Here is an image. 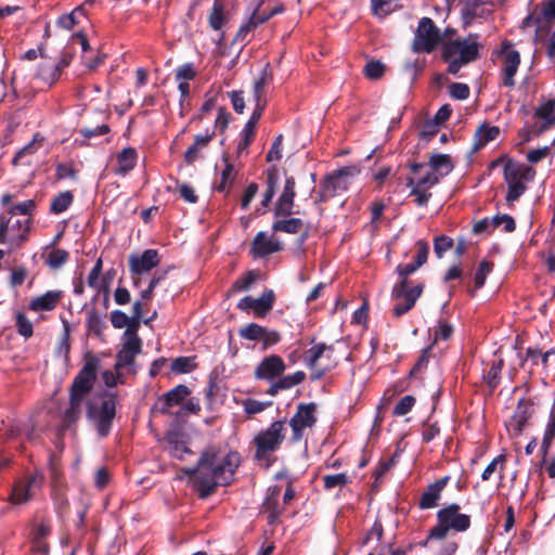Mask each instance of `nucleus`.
I'll list each match as a JSON object with an SVG mask.
<instances>
[{
    "label": "nucleus",
    "mask_w": 555,
    "mask_h": 555,
    "mask_svg": "<svg viewBox=\"0 0 555 555\" xmlns=\"http://www.w3.org/2000/svg\"><path fill=\"white\" fill-rule=\"evenodd\" d=\"M284 370L285 364L283 360L279 356H270L258 364L255 376L258 379H266L272 384L283 374Z\"/></svg>",
    "instance_id": "nucleus-16"
},
{
    "label": "nucleus",
    "mask_w": 555,
    "mask_h": 555,
    "mask_svg": "<svg viewBox=\"0 0 555 555\" xmlns=\"http://www.w3.org/2000/svg\"><path fill=\"white\" fill-rule=\"evenodd\" d=\"M87 418L100 438L109 435L116 415V395L105 391L87 403Z\"/></svg>",
    "instance_id": "nucleus-4"
},
{
    "label": "nucleus",
    "mask_w": 555,
    "mask_h": 555,
    "mask_svg": "<svg viewBox=\"0 0 555 555\" xmlns=\"http://www.w3.org/2000/svg\"><path fill=\"white\" fill-rule=\"evenodd\" d=\"M431 171L446 176L452 170L450 157L444 154L434 155L429 160Z\"/></svg>",
    "instance_id": "nucleus-40"
},
{
    "label": "nucleus",
    "mask_w": 555,
    "mask_h": 555,
    "mask_svg": "<svg viewBox=\"0 0 555 555\" xmlns=\"http://www.w3.org/2000/svg\"><path fill=\"white\" fill-rule=\"evenodd\" d=\"M274 299L275 296L272 289H267L259 298H254L255 315L263 317L267 314L273 308Z\"/></svg>",
    "instance_id": "nucleus-38"
},
{
    "label": "nucleus",
    "mask_w": 555,
    "mask_h": 555,
    "mask_svg": "<svg viewBox=\"0 0 555 555\" xmlns=\"http://www.w3.org/2000/svg\"><path fill=\"white\" fill-rule=\"evenodd\" d=\"M448 481L449 477H443L429 485L420 498V508L429 509L436 507L441 498V492L446 488Z\"/></svg>",
    "instance_id": "nucleus-20"
},
{
    "label": "nucleus",
    "mask_w": 555,
    "mask_h": 555,
    "mask_svg": "<svg viewBox=\"0 0 555 555\" xmlns=\"http://www.w3.org/2000/svg\"><path fill=\"white\" fill-rule=\"evenodd\" d=\"M13 195L4 194L1 198V203L3 206H7L8 214L13 216H27V218L31 219V216L36 209V202L34 199H26L24 202L12 204Z\"/></svg>",
    "instance_id": "nucleus-24"
},
{
    "label": "nucleus",
    "mask_w": 555,
    "mask_h": 555,
    "mask_svg": "<svg viewBox=\"0 0 555 555\" xmlns=\"http://www.w3.org/2000/svg\"><path fill=\"white\" fill-rule=\"evenodd\" d=\"M238 334L242 338L248 340H261V336L264 334V327L257 323H249L248 325L242 327Z\"/></svg>",
    "instance_id": "nucleus-46"
},
{
    "label": "nucleus",
    "mask_w": 555,
    "mask_h": 555,
    "mask_svg": "<svg viewBox=\"0 0 555 555\" xmlns=\"http://www.w3.org/2000/svg\"><path fill=\"white\" fill-rule=\"evenodd\" d=\"M503 367V360L500 359L491 364L488 373L485 375V379L491 388H495L500 380V374Z\"/></svg>",
    "instance_id": "nucleus-53"
},
{
    "label": "nucleus",
    "mask_w": 555,
    "mask_h": 555,
    "mask_svg": "<svg viewBox=\"0 0 555 555\" xmlns=\"http://www.w3.org/2000/svg\"><path fill=\"white\" fill-rule=\"evenodd\" d=\"M30 218L16 220L11 223L10 244L13 247L21 246L26 240L30 230Z\"/></svg>",
    "instance_id": "nucleus-29"
},
{
    "label": "nucleus",
    "mask_w": 555,
    "mask_h": 555,
    "mask_svg": "<svg viewBox=\"0 0 555 555\" xmlns=\"http://www.w3.org/2000/svg\"><path fill=\"white\" fill-rule=\"evenodd\" d=\"M43 480V474L38 470L22 479H18L12 488L9 498L10 502L16 505L28 502L33 498L35 491L42 487Z\"/></svg>",
    "instance_id": "nucleus-11"
},
{
    "label": "nucleus",
    "mask_w": 555,
    "mask_h": 555,
    "mask_svg": "<svg viewBox=\"0 0 555 555\" xmlns=\"http://www.w3.org/2000/svg\"><path fill=\"white\" fill-rule=\"evenodd\" d=\"M294 188H295L294 178H292V177L287 178L285 181L283 193L280 196L278 204H276V208H275L276 215L286 216L292 212L293 198L295 196Z\"/></svg>",
    "instance_id": "nucleus-26"
},
{
    "label": "nucleus",
    "mask_w": 555,
    "mask_h": 555,
    "mask_svg": "<svg viewBox=\"0 0 555 555\" xmlns=\"http://www.w3.org/2000/svg\"><path fill=\"white\" fill-rule=\"evenodd\" d=\"M122 348L129 353L139 354L142 350V340L138 336V328L134 325H129L122 335Z\"/></svg>",
    "instance_id": "nucleus-34"
},
{
    "label": "nucleus",
    "mask_w": 555,
    "mask_h": 555,
    "mask_svg": "<svg viewBox=\"0 0 555 555\" xmlns=\"http://www.w3.org/2000/svg\"><path fill=\"white\" fill-rule=\"evenodd\" d=\"M72 60L73 53L63 51L61 59L56 63L49 65V73H42L44 82L49 83L50 86L56 82L61 77L62 70L70 64Z\"/></svg>",
    "instance_id": "nucleus-27"
},
{
    "label": "nucleus",
    "mask_w": 555,
    "mask_h": 555,
    "mask_svg": "<svg viewBox=\"0 0 555 555\" xmlns=\"http://www.w3.org/2000/svg\"><path fill=\"white\" fill-rule=\"evenodd\" d=\"M111 323L115 328H127L132 324V320L121 310H114L111 313Z\"/></svg>",
    "instance_id": "nucleus-62"
},
{
    "label": "nucleus",
    "mask_w": 555,
    "mask_h": 555,
    "mask_svg": "<svg viewBox=\"0 0 555 555\" xmlns=\"http://www.w3.org/2000/svg\"><path fill=\"white\" fill-rule=\"evenodd\" d=\"M304 372H295L294 374L281 377L275 383H272L266 392L271 396H275L280 390L289 389L298 385L304 380Z\"/></svg>",
    "instance_id": "nucleus-31"
},
{
    "label": "nucleus",
    "mask_w": 555,
    "mask_h": 555,
    "mask_svg": "<svg viewBox=\"0 0 555 555\" xmlns=\"http://www.w3.org/2000/svg\"><path fill=\"white\" fill-rule=\"evenodd\" d=\"M529 416L530 415L527 412V409L524 405L519 404L515 411V414L506 423L508 433L514 437L519 436L522 433V429Z\"/></svg>",
    "instance_id": "nucleus-32"
},
{
    "label": "nucleus",
    "mask_w": 555,
    "mask_h": 555,
    "mask_svg": "<svg viewBox=\"0 0 555 555\" xmlns=\"http://www.w3.org/2000/svg\"><path fill=\"white\" fill-rule=\"evenodd\" d=\"M359 173L360 169L357 166H347L327 175L320 186V201H325L346 192Z\"/></svg>",
    "instance_id": "nucleus-9"
},
{
    "label": "nucleus",
    "mask_w": 555,
    "mask_h": 555,
    "mask_svg": "<svg viewBox=\"0 0 555 555\" xmlns=\"http://www.w3.org/2000/svg\"><path fill=\"white\" fill-rule=\"evenodd\" d=\"M281 489L278 487L269 488L267 498L262 504L263 509H276L279 506V499Z\"/></svg>",
    "instance_id": "nucleus-63"
},
{
    "label": "nucleus",
    "mask_w": 555,
    "mask_h": 555,
    "mask_svg": "<svg viewBox=\"0 0 555 555\" xmlns=\"http://www.w3.org/2000/svg\"><path fill=\"white\" fill-rule=\"evenodd\" d=\"M268 85V78L266 73L257 79L254 83V100H255V106L260 105L262 109L266 107V101L262 100V96L264 94V88Z\"/></svg>",
    "instance_id": "nucleus-52"
},
{
    "label": "nucleus",
    "mask_w": 555,
    "mask_h": 555,
    "mask_svg": "<svg viewBox=\"0 0 555 555\" xmlns=\"http://www.w3.org/2000/svg\"><path fill=\"white\" fill-rule=\"evenodd\" d=\"M500 133V129L496 126L482 125L480 126L474 135V150L478 151L489 142L495 140Z\"/></svg>",
    "instance_id": "nucleus-30"
},
{
    "label": "nucleus",
    "mask_w": 555,
    "mask_h": 555,
    "mask_svg": "<svg viewBox=\"0 0 555 555\" xmlns=\"http://www.w3.org/2000/svg\"><path fill=\"white\" fill-rule=\"evenodd\" d=\"M406 185L411 189L410 195L414 196V201L418 206H426L431 197V193L415 183L412 177L406 178Z\"/></svg>",
    "instance_id": "nucleus-39"
},
{
    "label": "nucleus",
    "mask_w": 555,
    "mask_h": 555,
    "mask_svg": "<svg viewBox=\"0 0 555 555\" xmlns=\"http://www.w3.org/2000/svg\"><path fill=\"white\" fill-rule=\"evenodd\" d=\"M420 267L413 263L399 264L397 267V272L399 274V282L395 284L391 297L396 301L392 313L395 317L399 318L410 311L418 297L422 295L423 285L417 284L413 287L409 286L408 276L414 273Z\"/></svg>",
    "instance_id": "nucleus-3"
},
{
    "label": "nucleus",
    "mask_w": 555,
    "mask_h": 555,
    "mask_svg": "<svg viewBox=\"0 0 555 555\" xmlns=\"http://www.w3.org/2000/svg\"><path fill=\"white\" fill-rule=\"evenodd\" d=\"M222 160L224 163V168L221 171L220 182L217 185L218 192L227 191L232 185L236 175L234 166L229 162L227 154H223Z\"/></svg>",
    "instance_id": "nucleus-37"
},
{
    "label": "nucleus",
    "mask_w": 555,
    "mask_h": 555,
    "mask_svg": "<svg viewBox=\"0 0 555 555\" xmlns=\"http://www.w3.org/2000/svg\"><path fill=\"white\" fill-rule=\"evenodd\" d=\"M278 175L274 171H269L267 177V190L261 202L262 206L266 207L271 202L273 195L275 194V188L278 186Z\"/></svg>",
    "instance_id": "nucleus-54"
},
{
    "label": "nucleus",
    "mask_w": 555,
    "mask_h": 555,
    "mask_svg": "<svg viewBox=\"0 0 555 555\" xmlns=\"http://www.w3.org/2000/svg\"><path fill=\"white\" fill-rule=\"evenodd\" d=\"M15 326L20 335L28 338L34 334V327L31 321L23 312L15 314Z\"/></svg>",
    "instance_id": "nucleus-45"
},
{
    "label": "nucleus",
    "mask_w": 555,
    "mask_h": 555,
    "mask_svg": "<svg viewBox=\"0 0 555 555\" xmlns=\"http://www.w3.org/2000/svg\"><path fill=\"white\" fill-rule=\"evenodd\" d=\"M292 429L291 441L297 443L301 441L306 435V430L312 427V402L300 403L296 413L289 420Z\"/></svg>",
    "instance_id": "nucleus-13"
},
{
    "label": "nucleus",
    "mask_w": 555,
    "mask_h": 555,
    "mask_svg": "<svg viewBox=\"0 0 555 555\" xmlns=\"http://www.w3.org/2000/svg\"><path fill=\"white\" fill-rule=\"evenodd\" d=\"M62 297V291H48L44 294L33 298L29 301L28 309L34 312L52 311L56 308Z\"/></svg>",
    "instance_id": "nucleus-21"
},
{
    "label": "nucleus",
    "mask_w": 555,
    "mask_h": 555,
    "mask_svg": "<svg viewBox=\"0 0 555 555\" xmlns=\"http://www.w3.org/2000/svg\"><path fill=\"white\" fill-rule=\"evenodd\" d=\"M503 175L507 183L505 199L507 203H513L526 192L527 184L531 182L535 176V170L526 164L508 160L504 165Z\"/></svg>",
    "instance_id": "nucleus-8"
},
{
    "label": "nucleus",
    "mask_w": 555,
    "mask_h": 555,
    "mask_svg": "<svg viewBox=\"0 0 555 555\" xmlns=\"http://www.w3.org/2000/svg\"><path fill=\"white\" fill-rule=\"evenodd\" d=\"M505 460H506V457L503 454H500L496 457H494L488 464V466L485 468V470L482 472V475H481L482 480H485V481L489 480L491 478L492 474L498 469L499 465H500V469L503 470Z\"/></svg>",
    "instance_id": "nucleus-58"
},
{
    "label": "nucleus",
    "mask_w": 555,
    "mask_h": 555,
    "mask_svg": "<svg viewBox=\"0 0 555 555\" xmlns=\"http://www.w3.org/2000/svg\"><path fill=\"white\" fill-rule=\"evenodd\" d=\"M104 322L101 318V315L95 310H90L87 313V327L88 331L100 335L104 328Z\"/></svg>",
    "instance_id": "nucleus-51"
},
{
    "label": "nucleus",
    "mask_w": 555,
    "mask_h": 555,
    "mask_svg": "<svg viewBox=\"0 0 555 555\" xmlns=\"http://www.w3.org/2000/svg\"><path fill=\"white\" fill-rule=\"evenodd\" d=\"M215 137V131H206L205 133H198L194 137V142L188 147L184 153V160L186 164L192 165L201 156L202 151L206 149Z\"/></svg>",
    "instance_id": "nucleus-23"
},
{
    "label": "nucleus",
    "mask_w": 555,
    "mask_h": 555,
    "mask_svg": "<svg viewBox=\"0 0 555 555\" xmlns=\"http://www.w3.org/2000/svg\"><path fill=\"white\" fill-rule=\"evenodd\" d=\"M39 141H42V138H40V135L36 133L34 135V139L15 154L12 164L14 166H29L31 164L30 156H33L37 152L38 147L36 146V143Z\"/></svg>",
    "instance_id": "nucleus-35"
},
{
    "label": "nucleus",
    "mask_w": 555,
    "mask_h": 555,
    "mask_svg": "<svg viewBox=\"0 0 555 555\" xmlns=\"http://www.w3.org/2000/svg\"><path fill=\"white\" fill-rule=\"evenodd\" d=\"M302 225V222L300 219L297 218H291L286 220H279L273 223V230L274 231H281L286 233H297Z\"/></svg>",
    "instance_id": "nucleus-47"
},
{
    "label": "nucleus",
    "mask_w": 555,
    "mask_h": 555,
    "mask_svg": "<svg viewBox=\"0 0 555 555\" xmlns=\"http://www.w3.org/2000/svg\"><path fill=\"white\" fill-rule=\"evenodd\" d=\"M267 21L268 16L266 15V12L253 11L248 21L238 28L235 36V41L243 42L250 31Z\"/></svg>",
    "instance_id": "nucleus-28"
},
{
    "label": "nucleus",
    "mask_w": 555,
    "mask_h": 555,
    "mask_svg": "<svg viewBox=\"0 0 555 555\" xmlns=\"http://www.w3.org/2000/svg\"><path fill=\"white\" fill-rule=\"evenodd\" d=\"M190 395V389L185 385H178L160 398L165 406L162 412H166L169 408L181 403Z\"/></svg>",
    "instance_id": "nucleus-33"
},
{
    "label": "nucleus",
    "mask_w": 555,
    "mask_h": 555,
    "mask_svg": "<svg viewBox=\"0 0 555 555\" xmlns=\"http://www.w3.org/2000/svg\"><path fill=\"white\" fill-rule=\"evenodd\" d=\"M99 366V358L88 352L69 388V403L62 416L64 427L69 428L80 418L85 401L94 387Z\"/></svg>",
    "instance_id": "nucleus-2"
},
{
    "label": "nucleus",
    "mask_w": 555,
    "mask_h": 555,
    "mask_svg": "<svg viewBox=\"0 0 555 555\" xmlns=\"http://www.w3.org/2000/svg\"><path fill=\"white\" fill-rule=\"evenodd\" d=\"M196 76V70L192 63H185L179 66L176 70V80L178 81H189L194 79Z\"/></svg>",
    "instance_id": "nucleus-60"
},
{
    "label": "nucleus",
    "mask_w": 555,
    "mask_h": 555,
    "mask_svg": "<svg viewBox=\"0 0 555 555\" xmlns=\"http://www.w3.org/2000/svg\"><path fill=\"white\" fill-rule=\"evenodd\" d=\"M225 17H224V9L221 3L216 1L214 3L212 10L209 14V26L214 30H220L224 24Z\"/></svg>",
    "instance_id": "nucleus-44"
},
{
    "label": "nucleus",
    "mask_w": 555,
    "mask_h": 555,
    "mask_svg": "<svg viewBox=\"0 0 555 555\" xmlns=\"http://www.w3.org/2000/svg\"><path fill=\"white\" fill-rule=\"evenodd\" d=\"M73 194L69 191L60 193L53 198L50 207V211L53 214H61L68 209L73 203Z\"/></svg>",
    "instance_id": "nucleus-41"
},
{
    "label": "nucleus",
    "mask_w": 555,
    "mask_h": 555,
    "mask_svg": "<svg viewBox=\"0 0 555 555\" xmlns=\"http://www.w3.org/2000/svg\"><path fill=\"white\" fill-rule=\"evenodd\" d=\"M438 524L429 531L428 539H444L450 530L464 532L470 527V517L460 513V505L450 504L437 513Z\"/></svg>",
    "instance_id": "nucleus-7"
},
{
    "label": "nucleus",
    "mask_w": 555,
    "mask_h": 555,
    "mask_svg": "<svg viewBox=\"0 0 555 555\" xmlns=\"http://www.w3.org/2000/svg\"><path fill=\"white\" fill-rule=\"evenodd\" d=\"M137 151L133 147H126L117 155V173L126 175L132 170L137 164Z\"/></svg>",
    "instance_id": "nucleus-36"
},
{
    "label": "nucleus",
    "mask_w": 555,
    "mask_h": 555,
    "mask_svg": "<svg viewBox=\"0 0 555 555\" xmlns=\"http://www.w3.org/2000/svg\"><path fill=\"white\" fill-rule=\"evenodd\" d=\"M170 367L173 373L186 374L192 372L196 367V364L192 357H178L172 360Z\"/></svg>",
    "instance_id": "nucleus-42"
},
{
    "label": "nucleus",
    "mask_w": 555,
    "mask_h": 555,
    "mask_svg": "<svg viewBox=\"0 0 555 555\" xmlns=\"http://www.w3.org/2000/svg\"><path fill=\"white\" fill-rule=\"evenodd\" d=\"M478 35L470 34L467 38L447 42L442 47V59L448 63V72L456 75L462 66L479 57Z\"/></svg>",
    "instance_id": "nucleus-6"
},
{
    "label": "nucleus",
    "mask_w": 555,
    "mask_h": 555,
    "mask_svg": "<svg viewBox=\"0 0 555 555\" xmlns=\"http://www.w3.org/2000/svg\"><path fill=\"white\" fill-rule=\"evenodd\" d=\"M270 405H271V402H261V401L254 400V399H246L243 401L244 411L248 415L258 414Z\"/></svg>",
    "instance_id": "nucleus-57"
},
{
    "label": "nucleus",
    "mask_w": 555,
    "mask_h": 555,
    "mask_svg": "<svg viewBox=\"0 0 555 555\" xmlns=\"http://www.w3.org/2000/svg\"><path fill=\"white\" fill-rule=\"evenodd\" d=\"M492 10L479 0L466 1L461 9V16L464 27L470 26L475 20H486Z\"/></svg>",
    "instance_id": "nucleus-19"
},
{
    "label": "nucleus",
    "mask_w": 555,
    "mask_h": 555,
    "mask_svg": "<svg viewBox=\"0 0 555 555\" xmlns=\"http://www.w3.org/2000/svg\"><path fill=\"white\" fill-rule=\"evenodd\" d=\"M492 270V263L488 261H481L474 276L475 288H481L485 285L487 275Z\"/></svg>",
    "instance_id": "nucleus-55"
},
{
    "label": "nucleus",
    "mask_w": 555,
    "mask_h": 555,
    "mask_svg": "<svg viewBox=\"0 0 555 555\" xmlns=\"http://www.w3.org/2000/svg\"><path fill=\"white\" fill-rule=\"evenodd\" d=\"M284 435V422L275 421L268 428L260 430L253 439L254 460L269 468L274 462V453L280 449Z\"/></svg>",
    "instance_id": "nucleus-5"
},
{
    "label": "nucleus",
    "mask_w": 555,
    "mask_h": 555,
    "mask_svg": "<svg viewBox=\"0 0 555 555\" xmlns=\"http://www.w3.org/2000/svg\"><path fill=\"white\" fill-rule=\"evenodd\" d=\"M415 403V398L412 396H404L399 400L393 409V414L398 416H403L408 414Z\"/></svg>",
    "instance_id": "nucleus-61"
},
{
    "label": "nucleus",
    "mask_w": 555,
    "mask_h": 555,
    "mask_svg": "<svg viewBox=\"0 0 555 555\" xmlns=\"http://www.w3.org/2000/svg\"><path fill=\"white\" fill-rule=\"evenodd\" d=\"M398 4L393 0H372L374 14L386 16L397 9Z\"/></svg>",
    "instance_id": "nucleus-50"
},
{
    "label": "nucleus",
    "mask_w": 555,
    "mask_h": 555,
    "mask_svg": "<svg viewBox=\"0 0 555 555\" xmlns=\"http://www.w3.org/2000/svg\"><path fill=\"white\" fill-rule=\"evenodd\" d=\"M332 345L318 344L314 346V380L337 365Z\"/></svg>",
    "instance_id": "nucleus-14"
},
{
    "label": "nucleus",
    "mask_w": 555,
    "mask_h": 555,
    "mask_svg": "<svg viewBox=\"0 0 555 555\" xmlns=\"http://www.w3.org/2000/svg\"><path fill=\"white\" fill-rule=\"evenodd\" d=\"M128 262L133 276L142 275L158 266L159 257L156 249H146L141 255H130Z\"/></svg>",
    "instance_id": "nucleus-15"
},
{
    "label": "nucleus",
    "mask_w": 555,
    "mask_h": 555,
    "mask_svg": "<svg viewBox=\"0 0 555 555\" xmlns=\"http://www.w3.org/2000/svg\"><path fill=\"white\" fill-rule=\"evenodd\" d=\"M51 533V526L49 522L41 521L35 524L30 533L31 550L35 553L47 555L49 553V545L46 538Z\"/></svg>",
    "instance_id": "nucleus-22"
},
{
    "label": "nucleus",
    "mask_w": 555,
    "mask_h": 555,
    "mask_svg": "<svg viewBox=\"0 0 555 555\" xmlns=\"http://www.w3.org/2000/svg\"><path fill=\"white\" fill-rule=\"evenodd\" d=\"M69 258V255L66 250L64 249H53L52 251H50L49 256H48V259H47V264L51 268V269H60L62 266H64L67 260Z\"/></svg>",
    "instance_id": "nucleus-48"
},
{
    "label": "nucleus",
    "mask_w": 555,
    "mask_h": 555,
    "mask_svg": "<svg viewBox=\"0 0 555 555\" xmlns=\"http://www.w3.org/2000/svg\"><path fill=\"white\" fill-rule=\"evenodd\" d=\"M500 54L503 62L501 82L504 87L513 88L515 86L514 78L520 64V54L514 49V44L507 40L502 43Z\"/></svg>",
    "instance_id": "nucleus-12"
},
{
    "label": "nucleus",
    "mask_w": 555,
    "mask_h": 555,
    "mask_svg": "<svg viewBox=\"0 0 555 555\" xmlns=\"http://www.w3.org/2000/svg\"><path fill=\"white\" fill-rule=\"evenodd\" d=\"M168 451L171 456L179 460H185V455L192 453L183 441L173 440L172 438L168 439Z\"/></svg>",
    "instance_id": "nucleus-49"
},
{
    "label": "nucleus",
    "mask_w": 555,
    "mask_h": 555,
    "mask_svg": "<svg viewBox=\"0 0 555 555\" xmlns=\"http://www.w3.org/2000/svg\"><path fill=\"white\" fill-rule=\"evenodd\" d=\"M281 249V243L266 232H258L250 244V253L255 258H263Z\"/></svg>",
    "instance_id": "nucleus-17"
},
{
    "label": "nucleus",
    "mask_w": 555,
    "mask_h": 555,
    "mask_svg": "<svg viewBox=\"0 0 555 555\" xmlns=\"http://www.w3.org/2000/svg\"><path fill=\"white\" fill-rule=\"evenodd\" d=\"M263 111L264 109H262V107L260 105H256L255 106V109H254L250 118L245 124V126H244L243 130L241 131L240 135H245V137H248V138H255L256 126H257L258 121L260 120Z\"/></svg>",
    "instance_id": "nucleus-43"
},
{
    "label": "nucleus",
    "mask_w": 555,
    "mask_h": 555,
    "mask_svg": "<svg viewBox=\"0 0 555 555\" xmlns=\"http://www.w3.org/2000/svg\"><path fill=\"white\" fill-rule=\"evenodd\" d=\"M93 3L94 0H87L81 5L75 8L70 13L61 15L56 21L57 26L66 30L73 29L80 23L81 17L87 16L86 7L92 5Z\"/></svg>",
    "instance_id": "nucleus-25"
},
{
    "label": "nucleus",
    "mask_w": 555,
    "mask_h": 555,
    "mask_svg": "<svg viewBox=\"0 0 555 555\" xmlns=\"http://www.w3.org/2000/svg\"><path fill=\"white\" fill-rule=\"evenodd\" d=\"M137 354L129 353L128 351L121 349L116 356L115 370L119 371L126 366H132L134 364Z\"/></svg>",
    "instance_id": "nucleus-64"
},
{
    "label": "nucleus",
    "mask_w": 555,
    "mask_h": 555,
    "mask_svg": "<svg viewBox=\"0 0 555 555\" xmlns=\"http://www.w3.org/2000/svg\"><path fill=\"white\" fill-rule=\"evenodd\" d=\"M238 465V453L229 452L221 455L214 449H206L198 459L197 465L184 468L183 473L192 478L199 499H206L218 487L231 483Z\"/></svg>",
    "instance_id": "nucleus-1"
},
{
    "label": "nucleus",
    "mask_w": 555,
    "mask_h": 555,
    "mask_svg": "<svg viewBox=\"0 0 555 555\" xmlns=\"http://www.w3.org/2000/svg\"><path fill=\"white\" fill-rule=\"evenodd\" d=\"M555 109V101L548 100L545 103L541 104L535 113L534 117L541 119L540 122L535 121L528 132L533 133L534 135H539L545 130H547L552 125H555V117L552 116Z\"/></svg>",
    "instance_id": "nucleus-18"
},
{
    "label": "nucleus",
    "mask_w": 555,
    "mask_h": 555,
    "mask_svg": "<svg viewBox=\"0 0 555 555\" xmlns=\"http://www.w3.org/2000/svg\"><path fill=\"white\" fill-rule=\"evenodd\" d=\"M449 93L455 100H466L470 90L466 83L453 82L449 86Z\"/></svg>",
    "instance_id": "nucleus-59"
},
{
    "label": "nucleus",
    "mask_w": 555,
    "mask_h": 555,
    "mask_svg": "<svg viewBox=\"0 0 555 555\" xmlns=\"http://www.w3.org/2000/svg\"><path fill=\"white\" fill-rule=\"evenodd\" d=\"M385 72V66L379 61H370L366 63L364 67V74L369 79L376 80L379 79Z\"/></svg>",
    "instance_id": "nucleus-56"
},
{
    "label": "nucleus",
    "mask_w": 555,
    "mask_h": 555,
    "mask_svg": "<svg viewBox=\"0 0 555 555\" xmlns=\"http://www.w3.org/2000/svg\"><path fill=\"white\" fill-rule=\"evenodd\" d=\"M441 41L439 28L429 17H422L415 33L413 49L416 52H431Z\"/></svg>",
    "instance_id": "nucleus-10"
}]
</instances>
